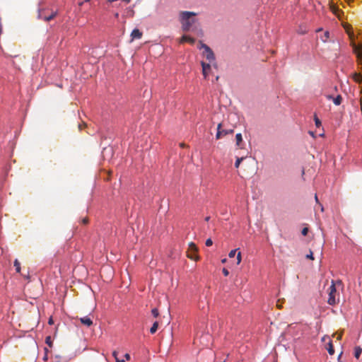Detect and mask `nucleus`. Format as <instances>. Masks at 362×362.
<instances>
[{
  "mask_svg": "<svg viewBox=\"0 0 362 362\" xmlns=\"http://www.w3.org/2000/svg\"><path fill=\"white\" fill-rule=\"evenodd\" d=\"M181 43H184V42H189L190 43L191 45H193L195 42V40L192 37H191L190 36H188V35H183L181 39H180V41Z\"/></svg>",
  "mask_w": 362,
  "mask_h": 362,
  "instance_id": "6e6552de",
  "label": "nucleus"
},
{
  "mask_svg": "<svg viewBox=\"0 0 362 362\" xmlns=\"http://www.w3.org/2000/svg\"><path fill=\"white\" fill-rule=\"evenodd\" d=\"M198 48L200 49H204L203 54L206 57V59L209 60L210 62L215 60V55L211 49L208 45L200 41L199 43Z\"/></svg>",
  "mask_w": 362,
  "mask_h": 362,
  "instance_id": "20e7f679",
  "label": "nucleus"
},
{
  "mask_svg": "<svg viewBox=\"0 0 362 362\" xmlns=\"http://www.w3.org/2000/svg\"><path fill=\"white\" fill-rule=\"evenodd\" d=\"M112 356L115 358L116 362H125L124 358H119V356H118V352L117 351H114L112 352Z\"/></svg>",
  "mask_w": 362,
  "mask_h": 362,
  "instance_id": "4468645a",
  "label": "nucleus"
},
{
  "mask_svg": "<svg viewBox=\"0 0 362 362\" xmlns=\"http://www.w3.org/2000/svg\"><path fill=\"white\" fill-rule=\"evenodd\" d=\"M308 233V228H303L302 231H301V233L303 235H306Z\"/></svg>",
  "mask_w": 362,
  "mask_h": 362,
  "instance_id": "7c9ffc66",
  "label": "nucleus"
},
{
  "mask_svg": "<svg viewBox=\"0 0 362 362\" xmlns=\"http://www.w3.org/2000/svg\"><path fill=\"white\" fill-rule=\"evenodd\" d=\"M81 127H82V126H81V124H79V125H78V128H79V129H81Z\"/></svg>",
  "mask_w": 362,
  "mask_h": 362,
  "instance_id": "79ce46f5",
  "label": "nucleus"
},
{
  "mask_svg": "<svg viewBox=\"0 0 362 362\" xmlns=\"http://www.w3.org/2000/svg\"><path fill=\"white\" fill-rule=\"evenodd\" d=\"M221 126H222L221 123H219L218 124V126H217V133H216V139H221L223 136V134H222V132H221Z\"/></svg>",
  "mask_w": 362,
  "mask_h": 362,
  "instance_id": "9b49d317",
  "label": "nucleus"
},
{
  "mask_svg": "<svg viewBox=\"0 0 362 362\" xmlns=\"http://www.w3.org/2000/svg\"><path fill=\"white\" fill-rule=\"evenodd\" d=\"M20 262H18V259H16L14 261V267H16V270L17 272H20L21 271V266H20Z\"/></svg>",
  "mask_w": 362,
  "mask_h": 362,
  "instance_id": "aec40b11",
  "label": "nucleus"
},
{
  "mask_svg": "<svg viewBox=\"0 0 362 362\" xmlns=\"http://www.w3.org/2000/svg\"><path fill=\"white\" fill-rule=\"evenodd\" d=\"M37 18L45 21H50L57 15V11H52L49 14L46 13V9L44 8L42 3H39Z\"/></svg>",
  "mask_w": 362,
  "mask_h": 362,
  "instance_id": "7ed1b4c3",
  "label": "nucleus"
},
{
  "mask_svg": "<svg viewBox=\"0 0 362 362\" xmlns=\"http://www.w3.org/2000/svg\"><path fill=\"white\" fill-rule=\"evenodd\" d=\"M341 334H339V335H337V340L341 339Z\"/></svg>",
  "mask_w": 362,
  "mask_h": 362,
  "instance_id": "c9c22d12",
  "label": "nucleus"
},
{
  "mask_svg": "<svg viewBox=\"0 0 362 362\" xmlns=\"http://www.w3.org/2000/svg\"><path fill=\"white\" fill-rule=\"evenodd\" d=\"M187 257L194 260H197L199 257L197 255V252H193L192 251H188Z\"/></svg>",
  "mask_w": 362,
  "mask_h": 362,
  "instance_id": "f8f14e48",
  "label": "nucleus"
},
{
  "mask_svg": "<svg viewBox=\"0 0 362 362\" xmlns=\"http://www.w3.org/2000/svg\"><path fill=\"white\" fill-rule=\"evenodd\" d=\"M327 98L328 100H332L333 103L336 105H339L342 102V97L340 95H338L337 97L334 98L332 95H327Z\"/></svg>",
  "mask_w": 362,
  "mask_h": 362,
  "instance_id": "423d86ee",
  "label": "nucleus"
},
{
  "mask_svg": "<svg viewBox=\"0 0 362 362\" xmlns=\"http://www.w3.org/2000/svg\"><path fill=\"white\" fill-rule=\"evenodd\" d=\"M124 357L126 360L129 361L130 359V355L129 354H125Z\"/></svg>",
  "mask_w": 362,
  "mask_h": 362,
  "instance_id": "72a5a7b5",
  "label": "nucleus"
},
{
  "mask_svg": "<svg viewBox=\"0 0 362 362\" xmlns=\"http://www.w3.org/2000/svg\"><path fill=\"white\" fill-rule=\"evenodd\" d=\"M306 258H307V259H311V260H313V259H314L313 252V251H312V250H310L309 254H308V255H306Z\"/></svg>",
  "mask_w": 362,
  "mask_h": 362,
  "instance_id": "cd10ccee",
  "label": "nucleus"
},
{
  "mask_svg": "<svg viewBox=\"0 0 362 362\" xmlns=\"http://www.w3.org/2000/svg\"><path fill=\"white\" fill-rule=\"evenodd\" d=\"M209 219H210V216H206V217L205 218V221H209Z\"/></svg>",
  "mask_w": 362,
  "mask_h": 362,
  "instance_id": "e433bc0d",
  "label": "nucleus"
},
{
  "mask_svg": "<svg viewBox=\"0 0 362 362\" xmlns=\"http://www.w3.org/2000/svg\"><path fill=\"white\" fill-rule=\"evenodd\" d=\"M241 262V252H238L237 254V264H239Z\"/></svg>",
  "mask_w": 362,
  "mask_h": 362,
  "instance_id": "c756f323",
  "label": "nucleus"
},
{
  "mask_svg": "<svg viewBox=\"0 0 362 362\" xmlns=\"http://www.w3.org/2000/svg\"><path fill=\"white\" fill-rule=\"evenodd\" d=\"M48 323L49 325H52L54 323V321H53V319L52 317H50L48 320Z\"/></svg>",
  "mask_w": 362,
  "mask_h": 362,
  "instance_id": "f704fd0d",
  "label": "nucleus"
},
{
  "mask_svg": "<svg viewBox=\"0 0 362 362\" xmlns=\"http://www.w3.org/2000/svg\"><path fill=\"white\" fill-rule=\"evenodd\" d=\"M329 37V33L328 31L325 32L324 36L322 37V40L325 42L327 41L328 38Z\"/></svg>",
  "mask_w": 362,
  "mask_h": 362,
  "instance_id": "5701e85b",
  "label": "nucleus"
},
{
  "mask_svg": "<svg viewBox=\"0 0 362 362\" xmlns=\"http://www.w3.org/2000/svg\"><path fill=\"white\" fill-rule=\"evenodd\" d=\"M327 349L330 355H333L334 354V349L331 341L329 342L328 347L327 348Z\"/></svg>",
  "mask_w": 362,
  "mask_h": 362,
  "instance_id": "a211bd4d",
  "label": "nucleus"
},
{
  "mask_svg": "<svg viewBox=\"0 0 362 362\" xmlns=\"http://www.w3.org/2000/svg\"><path fill=\"white\" fill-rule=\"evenodd\" d=\"M158 322H155L152 327H151L150 329V332L151 334H154L156 333V332L157 331L158 329Z\"/></svg>",
  "mask_w": 362,
  "mask_h": 362,
  "instance_id": "dca6fc26",
  "label": "nucleus"
},
{
  "mask_svg": "<svg viewBox=\"0 0 362 362\" xmlns=\"http://www.w3.org/2000/svg\"><path fill=\"white\" fill-rule=\"evenodd\" d=\"M197 247L194 243H190L189 244V251H192L193 252H197Z\"/></svg>",
  "mask_w": 362,
  "mask_h": 362,
  "instance_id": "f3484780",
  "label": "nucleus"
},
{
  "mask_svg": "<svg viewBox=\"0 0 362 362\" xmlns=\"http://www.w3.org/2000/svg\"><path fill=\"white\" fill-rule=\"evenodd\" d=\"M314 120H315V126L317 127H320L321 126V121L320 120V119L317 117L316 115H315L314 116Z\"/></svg>",
  "mask_w": 362,
  "mask_h": 362,
  "instance_id": "412c9836",
  "label": "nucleus"
},
{
  "mask_svg": "<svg viewBox=\"0 0 362 362\" xmlns=\"http://www.w3.org/2000/svg\"><path fill=\"white\" fill-rule=\"evenodd\" d=\"M207 247H209V246H211L213 245V241L211 238H208L206 240V243H205Z\"/></svg>",
  "mask_w": 362,
  "mask_h": 362,
  "instance_id": "c85d7f7f",
  "label": "nucleus"
},
{
  "mask_svg": "<svg viewBox=\"0 0 362 362\" xmlns=\"http://www.w3.org/2000/svg\"><path fill=\"white\" fill-rule=\"evenodd\" d=\"M81 223L84 225L87 224L88 223V218L87 217L86 218H83L82 220H81Z\"/></svg>",
  "mask_w": 362,
  "mask_h": 362,
  "instance_id": "473e14b6",
  "label": "nucleus"
},
{
  "mask_svg": "<svg viewBox=\"0 0 362 362\" xmlns=\"http://www.w3.org/2000/svg\"><path fill=\"white\" fill-rule=\"evenodd\" d=\"M222 272H223V275L226 276H227L229 274L228 270L226 268L223 269Z\"/></svg>",
  "mask_w": 362,
  "mask_h": 362,
  "instance_id": "2f4dec72",
  "label": "nucleus"
},
{
  "mask_svg": "<svg viewBox=\"0 0 362 362\" xmlns=\"http://www.w3.org/2000/svg\"><path fill=\"white\" fill-rule=\"evenodd\" d=\"M132 39H140L142 37V33L139 29H134L131 33Z\"/></svg>",
  "mask_w": 362,
  "mask_h": 362,
  "instance_id": "1a4fd4ad",
  "label": "nucleus"
},
{
  "mask_svg": "<svg viewBox=\"0 0 362 362\" xmlns=\"http://www.w3.org/2000/svg\"><path fill=\"white\" fill-rule=\"evenodd\" d=\"M244 159H245V157L237 158L236 161H235V167L236 168H239L240 163H241V162H242V160H243Z\"/></svg>",
  "mask_w": 362,
  "mask_h": 362,
  "instance_id": "6ab92c4d",
  "label": "nucleus"
},
{
  "mask_svg": "<svg viewBox=\"0 0 362 362\" xmlns=\"http://www.w3.org/2000/svg\"><path fill=\"white\" fill-rule=\"evenodd\" d=\"M223 136H226L229 134H233V129H221Z\"/></svg>",
  "mask_w": 362,
  "mask_h": 362,
  "instance_id": "b1692460",
  "label": "nucleus"
},
{
  "mask_svg": "<svg viewBox=\"0 0 362 362\" xmlns=\"http://www.w3.org/2000/svg\"><path fill=\"white\" fill-rule=\"evenodd\" d=\"M315 198L316 202H318V199H317V194H315Z\"/></svg>",
  "mask_w": 362,
  "mask_h": 362,
  "instance_id": "58836bf2",
  "label": "nucleus"
},
{
  "mask_svg": "<svg viewBox=\"0 0 362 362\" xmlns=\"http://www.w3.org/2000/svg\"><path fill=\"white\" fill-rule=\"evenodd\" d=\"M354 81L357 83H361L362 81V75L358 73H355L353 76Z\"/></svg>",
  "mask_w": 362,
  "mask_h": 362,
  "instance_id": "ddd939ff",
  "label": "nucleus"
},
{
  "mask_svg": "<svg viewBox=\"0 0 362 362\" xmlns=\"http://www.w3.org/2000/svg\"><path fill=\"white\" fill-rule=\"evenodd\" d=\"M197 13L192 11H181L180 13V21L182 25V29L185 32L189 31L192 25L197 21L195 16Z\"/></svg>",
  "mask_w": 362,
  "mask_h": 362,
  "instance_id": "f257e3e1",
  "label": "nucleus"
},
{
  "mask_svg": "<svg viewBox=\"0 0 362 362\" xmlns=\"http://www.w3.org/2000/svg\"><path fill=\"white\" fill-rule=\"evenodd\" d=\"M45 343L49 346V347H52V339H51V337L50 336H47L46 338H45Z\"/></svg>",
  "mask_w": 362,
  "mask_h": 362,
  "instance_id": "4be33fe9",
  "label": "nucleus"
},
{
  "mask_svg": "<svg viewBox=\"0 0 362 362\" xmlns=\"http://www.w3.org/2000/svg\"><path fill=\"white\" fill-rule=\"evenodd\" d=\"M235 142L237 146H241V143L243 142V136L240 133H238L235 135Z\"/></svg>",
  "mask_w": 362,
  "mask_h": 362,
  "instance_id": "9d476101",
  "label": "nucleus"
},
{
  "mask_svg": "<svg viewBox=\"0 0 362 362\" xmlns=\"http://www.w3.org/2000/svg\"><path fill=\"white\" fill-rule=\"evenodd\" d=\"M192 30H195L197 32V35L198 36H201V37L203 36L204 33H203V31L202 29H197V28H194Z\"/></svg>",
  "mask_w": 362,
  "mask_h": 362,
  "instance_id": "393cba45",
  "label": "nucleus"
},
{
  "mask_svg": "<svg viewBox=\"0 0 362 362\" xmlns=\"http://www.w3.org/2000/svg\"><path fill=\"white\" fill-rule=\"evenodd\" d=\"M151 313L155 317H157L159 315V312L157 308L152 309Z\"/></svg>",
  "mask_w": 362,
  "mask_h": 362,
  "instance_id": "a878e982",
  "label": "nucleus"
},
{
  "mask_svg": "<svg viewBox=\"0 0 362 362\" xmlns=\"http://www.w3.org/2000/svg\"><path fill=\"white\" fill-rule=\"evenodd\" d=\"M310 134H311V136H314V134H313V132H310Z\"/></svg>",
  "mask_w": 362,
  "mask_h": 362,
  "instance_id": "ea45409f",
  "label": "nucleus"
},
{
  "mask_svg": "<svg viewBox=\"0 0 362 362\" xmlns=\"http://www.w3.org/2000/svg\"><path fill=\"white\" fill-rule=\"evenodd\" d=\"M201 65L202 66V74L204 78H206L209 71H211V65L204 62H201Z\"/></svg>",
  "mask_w": 362,
  "mask_h": 362,
  "instance_id": "39448f33",
  "label": "nucleus"
},
{
  "mask_svg": "<svg viewBox=\"0 0 362 362\" xmlns=\"http://www.w3.org/2000/svg\"><path fill=\"white\" fill-rule=\"evenodd\" d=\"M80 321L83 325L87 327H90L93 325V321L88 316L81 317Z\"/></svg>",
  "mask_w": 362,
  "mask_h": 362,
  "instance_id": "0eeeda50",
  "label": "nucleus"
},
{
  "mask_svg": "<svg viewBox=\"0 0 362 362\" xmlns=\"http://www.w3.org/2000/svg\"><path fill=\"white\" fill-rule=\"evenodd\" d=\"M236 252H237V250H232L229 254H228V257L230 258H233L235 257V255H236Z\"/></svg>",
  "mask_w": 362,
  "mask_h": 362,
  "instance_id": "bb28decb",
  "label": "nucleus"
},
{
  "mask_svg": "<svg viewBox=\"0 0 362 362\" xmlns=\"http://www.w3.org/2000/svg\"><path fill=\"white\" fill-rule=\"evenodd\" d=\"M341 284V281L338 280L337 281L332 280L331 285L328 289L329 298L327 300L328 304L333 305H335L338 301L336 298L337 289L336 286Z\"/></svg>",
  "mask_w": 362,
  "mask_h": 362,
  "instance_id": "f03ea898",
  "label": "nucleus"
},
{
  "mask_svg": "<svg viewBox=\"0 0 362 362\" xmlns=\"http://www.w3.org/2000/svg\"><path fill=\"white\" fill-rule=\"evenodd\" d=\"M180 146H181V147H184V146H185V144H180Z\"/></svg>",
  "mask_w": 362,
  "mask_h": 362,
  "instance_id": "a19ab883",
  "label": "nucleus"
},
{
  "mask_svg": "<svg viewBox=\"0 0 362 362\" xmlns=\"http://www.w3.org/2000/svg\"><path fill=\"white\" fill-rule=\"evenodd\" d=\"M226 261H227V259H226V258H225V259H223L221 260L222 263H226Z\"/></svg>",
  "mask_w": 362,
  "mask_h": 362,
  "instance_id": "4c0bfd02",
  "label": "nucleus"
},
{
  "mask_svg": "<svg viewBox=\"0 0 362 362\" xmlns=\"http://www.w3.org/2000/svg\"><path fill=\"white\" fill-rule=\"evenodd\" d=\"M362 353V349L359 346L356 347L354 350V356L356 358H358Z\"/></svg>",
  "mask_w": 362,
  "mask_h": 362,
  "instance_id": "2eb2a0df",
  "label": "nucleus"
},
{
  "mask_svg": "<svg viewBox=\"0 0 362 362\" xmlns=\"http://www.w3.org/2000/svg\"><path fill=\"white\" fill-rule=\"evenodd\" d=\"M118 16H119V14L117 13L115 14V16L117 18V17H118Z\"/></svg>",
  "mask_w": 362,
  "mask_h": 362,
  "instance_id": "37998d69",
  "label": "nucleus"
}]
</instances>
